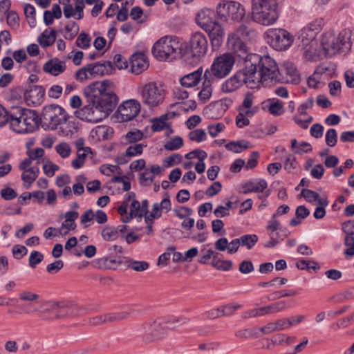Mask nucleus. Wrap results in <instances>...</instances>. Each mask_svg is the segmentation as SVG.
<instances>
[{
  "instance_id": "nucleus-60",
  "label": "nucleus",
  "mask_w": 354,
  "mask_h": 354,
  "mask_svg": "<svg viewBox=\"0 0 354 354\" xmlns=\"http://www.w3.org/2000/svg\"><path fill=\"white\" fill-rule=\"evenodd\" d=\"M55 149L57 153H59V156L64 158L69 156L71 151L70 146L66 142H62L57 145Z\"/></svg>"
},
{
  "instance_id": "nucleus-22",
  "label": "nucleus",
  "mask_w": 354,
  "mask_h": 354,
  "mask_svg": "<svg viewBox=\"0 0 354 354\" xmlns=\"http://www.w3.org/2000/svg\"><path fill=\"white\" fill-rule=\"evenodd\" d=\"M90 70V76L95 77L97 75H110L113 71V64L109 62H97L88 64Z\"/></svg>"
},
{
  "instance_id": "nucleus-50",
  "label": "nucleus",
  "mask_w": 354,
  "mask_h": 354,
  "mask_svg": "<svg viewBox=\"0 0 354 354\" xmlns=\"http://www.w3.org/2000/svg\"><path fill=\"white\" fill-rule=\"evenodd\" d=\"M212 265L213 267L219 270L228 271L232 266V262L229 260H216L212 261Z\"/></svg>"
},
{
  "instance_id": "nucleus-54",
  "label": "nucleus",
  "mask_w": 354,
  "mask_h": 354,
  "mask_svg": "<svg viewBox=\"0 0 354 354\" xmlns=\"http://www.w3.org/2000/svg\"><path fill=\"white\" fill-rule=\"evenodd\" d=\"M39 298V295L28 290L23 291L19 294V299L24 301L35 303L37 301Z\"/></svg>"
},
{
  "instance_id": "nucleus-45",
  "label": "nucleus",
  "mask_w": 354,
  "mask_h": 354,
  "mask_svg": "<svg viewBox=\"0 0 354 354\" xmlns=\"http://www.w3.org/2000/svg\"><path fill=\"white\" fill-rule=\"evenodd\" d=\"M91 39L90 36L85 33L81 32L76 39V45L81 48L86 49L91 45Z\"/></svg>"
},
{
  "instance_id": "nucleus-35",
  "label": "nucleus",
  "mask_w": 354,
  "mask_h": 354,
  "mask_svg": "<svg viewBox=\"0 0 354 354\" xmlns=\"http://www.w3.org/2000/svg\"><path fill=\"white\" fill-rule=\"evenodd\" d=\"M65 308V302L63 301H53L48 304V308H44L40 312L39 317L43 320H48L50 318L46 315V313H49L50 311L54 310L55 309H59V310H62Z\"/></svg>"
},
{
  "instance_id": "nucleus-13",
  "label": "nucleus",
  "mask_w": 354,
  "mask_h": 354,
  "mask_svg": "<svg viewBox=\"0 0 354 354\" xmlns=\"http://www.w3.org/2000/svg\"><path fill=\"white\" fill-rule=\"evenodd\" d=\"M140 109V103L136 100L131 99L120 104L115 115L120 122H129L139 114Z\"/></svg>"
},
{
  "instance_id": "nucleus-51",
  "label": "nucleus",
  "mask_w": 354,
  "mask_h": 354,
  "mask_svg": "<svg viewBox=\"0 0 354 354\" xmlns=\"http://www.w3.org/2000/svg\"><path fill=\"white\" fill-rule=\"evenodd\" d=\"M100 170L102 174L106 176H110L112 173L121 174V169L118 165L104 164L100 167Z\"/></svg>"
},
{
  "instance_id": "nucleus-6",
  "label": "nucleus",
  "mask_w": 354,
  "mask_h": 354,
  "mask_svg": "<svg viewBox=\"0 0 354 354\" xmlns=\"http://www.w3.org/2000/svg\"><path fill=\"white\" fill-rule=\"evenodd\" d=\"M67 119L68 115L62 107L57 104H50L44 107L39 120L45 130H54Z\"/></svg>"
},
{
  "instance_id": "nucleus-17",
  "label": "nucleus",
  "mask_w": 354,
  "mask_h": 354,
  "mask_svg": "<svg viewBox=\"0 0 354 354\" xmlns=\"http://www.w3.org/2000/svg\"><path fill=\"white\" fill-rule=\"evenodd\" d=\"M21 92L28 105H40L43 102L45 89L41 86L30 84L26 90H22Z\"/></svg>"
},
{
  "instance_id": "nucleus-62",
  "label": "nucleus",
  "mask_w": 354,
  "mask_h": 354,
  "mask_svg": "<svg viewBox=\"0 0 354 354\" xmlns=\"http://www.w3.org/2000/svg\"><path fill=\"white\" fill-rule=\"evenodd\" d=\"M88 75H90V70L87 64L76 71L75 78L79 82H83L89 78Z\"/></svg>"
},
{
  "instance_id": "nucleus-20",
  "label": "nucleus",
  "mask_w": 354,
  "mask_h": 354,
  "mask_svg": "<svg viewBox=\"0 0 354 354\" xmlns=\"http://www.w3.org/2000/svg\"><path fill=\"white\" fill-rule=\"evenodd\" d=\"M24 120H25L24 128H21L23 133H32L38 127V114L35 111L24 108Z\"/></svg>"
},
{
  "instance_id": "nucleus-30",
  "label": "nucleus",
  "mask_w": 354,
  "mask_h": 354,
  "mask_svg": "<svg viewBox=\"0 0 354 354\" xmlns=\"http://www.w3.org/2000/svg\"><path fill=\"white\" fill-rule=\"evenodd\" d=\"M162 324L166 329H173L176 327L187 323L189 319L180 316V317H176V316H167L164 317H160Z\"/></svg>"
},
{
  "instance_id": "nucleus-27",
  "label": "nucleus",
  "mask_w": 354,
  "mask_h": 354,
  "mask_svg": "<svg viewBox=\"0 0 354 354\" xmlns=\"http://www.w3.org/2000/svg\"><path fill=\"white\" fill-rule=\"evenodd\" d=\"M45 72L54 76L62 73L66 70V64L57 58L51 59L47 62L43 67Z\"/></svg>"
},
{
  "instance_id": "nucleus-8",
  "label": "nucleus",
  "mask_w": 354,
  "mask_h": 354,
  "mask_svg": "<svg viewBox=\"0 0 354 354\" xmlns=\"http://www.w3.org/2000/svg\"><path fill=\"white\" fill-rule=\"evenodd\" d=\"M235 59L232 55L226 53L216 57L211 67L205 71L208 78L221 79L232 71Z\"/></svg>"
},
{
  "instance_id": "nucleus-53",
  "label": "nucleus",
  "mask_w": 354,
  "mask_h": 354,
  "mask_svg": "<svg viewBox=\"0 0 354 354\" xmlns=\"http://www.w3.org/2000/svg\"><path fill=\"white\" fill-rule=\"evenodd\" d=\"M142 137L143 133L138 129L129 131L125 136V138L129 143L136 142L137 141L142 140Z\"/></svg>"
},
{
  "instance_id": "nucleus-5",
  "label": "nucleus",
  "mask_w": 354,
  "mask_h": 354,
  "mask_svg": "<svg viewBox=\"0 0 354 354\" xmlns=\"http://www.w3.org/2000/svg\"><path fill=\"white\" fill-rule=\"evenodd\" d=\"M252 66L244 67L237 71L232 77L227 80L222 85V91L225 93L234 92L243 85L250 88H257V77Z\"/></svg>"
},
{
  "instance_id": "nucleus-43",
  "label": "nucleus",
  "mask_w": 354,
  "mask_h": 354,
  "mask_svg": "<svg viewBox=\"0 0 354 354\" xmlns=\"http://www.w3.org/2000/svg\"><path fill=\"white\" fill-rule=\"evenodd\" d=\"M130 316L129 312H115L112 313L106 314L108 323L120 322L127 319Z\"/></svg>"
},
{
  "instance_id": "nucleus-49",
  "label": "nucleus",
  "mask_w": 354,
  "mask_h": 354,
  "mask_svg": "<svg viewBox=\"0 0 354 354\" xmlns=\"http://www.w3.org/2000/svg\"><path fill=\"white\" fill-rule=\"evenodd\" d=\"M134 0L127 1L122 3L121 8L118 10L117 14V20L119 21H125L128 19V8L127 4L132 5Z\"/></svg>"
},
{
  "instance_id": "nucleus-14",
  "label": "nucleus",
  "mask_w": 354,
  "mask_h": 354,
  "mask_svg": "<svg viewBox=\"0 0 354 354\" xmlns=\"http://www.w3.org/2000/svg\"><path fill=\"white\" fill-rule=\"evenodd\" d=\"M316 35L309 29L306 28H303L299 35V39L301 41L304 50V57L306 59H316L319 56H322L324 55L325 51H322L321 53H312L310 49L311 47H314V45L316 43L315 39Z\"/></svg>"
},
{
  "instance_id": "nucleus-7",
  "label": "nucleus",
  "mask_w": 354,
  "mask_h": 354,
  "mask_svg": "<svg viewBox=\"0 0 354 354\" xmlns=\"http://www.w3.org/2000/svg\"><path fill=\"white\" fill-rule=\"evenodd\" d=\"M180 48V44L177 37L167 35L161 37L153 44L152 54L160 60H167L174 57Z\"/></svg>"
},
{
  "instance_id": "nucleus-16",
  "label": "nucleus",
  "mask_w": 354,
  "mask_h": 354,
  "mask_svg": "<svg viewBox=\"0 0 354 354\" xmlns=\"http://www.w3.org/2000/svg\"><path fill=\"white\" fill-rule=\"evenodd\" d=\"M351 36V30L347 28L338 34L335 41L333 42V55H345L350 51L352 46Z\"/></svg>"
},
{
  "instance_id": "nucleus-56",
  "label": "nucleus",
  "mask_w": 354,
  "mask_h": 354,
  "mask_svg": "<svg viewBox=\"0 0 354 354\" xmlns=\"http://www.w3.org/2000/svg\"><path fill=\"white\" fill-rule=\"evenodd\" d=\"M153 180V175L147 169L145 171L140 174L139 181L141 185L149 186Z\"/></svg>"
},
{
  "instance_id": "nucleus-47",
  "label": "nucleus",
  "mask_w": 354,
  "mask_h": 354,
  "mask_svg": "<svg viewBox=\"0 0 354 354\" xmlns=\"http://www.w3.org/2000/svg\"><path fill=\"white\" fill-rule=\"evenodd\" d=\"M189 138L192 141H196L197 142H201L206 140V133L205 130L201 129H198L194 131H192L189 133Z\"/></svg>"
},
{
  "instance_id": "nucleus-19",
  "label": "nucleus",
  "mask_w": 354,
  "mask_h": 354,
  "mask_svg": "<svg viewBox=\"0 0 354 354\" xmlns=\"http://www.w3.org/2000/svg\"><path fill=\"white\" fill-rule=\"evenodd\" d=\"M24 108L20 106L11 107L8 122L14 131L23 133L20 129L24 128L25 120H24Z\"/></svg>"
},
{
  "instance_id": "nucleus-37",
  "label": "nucleus",
  "mask_w": 354,
  "mask_h": 354,
  "mask_svg": "<svg viewBox=\"0 0 354 354\" xmlns=\"http://www.w3.org/2000/svg\"><path fill=\"white\" fill-rule=\"evenodd\" d=\"M232 48L234 53L244 61L245 60L247 55H250L248 53V48L246 44L243 43L241 39H236L234 41Z\"/></svg>"
},
{
  "instance_id": "nucleus-57",
  "label": "nucleus",
  "mask_w": 354,
  "mask_h": 354,
  "mask_svg": "<svg viewBox=\"0 0 354 354\" xmlns=\"http://www.w3.org/2000/svg\"><path fill=\"white\" fill-rule=\"evenodd\" d=\"M90 152L77 151V158L72 161V166L75 169H80L84 163L87 154Z\"/></svg>"
},
{
  "instance_id": "nucleus-61",
  "label": "nucleus",
  "mask_w": 354,
  "mask_h": 354,
  "mask_svg": "<svg viewBox=\"0 0 354 354\" xmlns=\"http://www.w3.org/2000/svg\"><path fill=\"white\" fill-rule=\"evenodd\" d=\"M59 169V167L51 162H46L43 165V170L44 174L48 177H53L55 175V172Z\"/></svg>"
},
{
  "instance_id": "nucleus-55",
  "label": "nucleus",
  "mask_w": 354,
  "mask_h": 354,
  "mask_svg": "<svg viewBox=\"0 0 354 354\" xmlns=\"http://www.w3.org/2000/svg\"><path fill=\"white\" fill-rule=\"evenodd\" d=\"M270 113L274 115H280L283 113V103L279 100L271 102L268 107Z\"/></svg>"
},
{
  "instance_id": "nucleus-28",
  "label": "nucleus",
  "mask_w": 354,
  "mask_h": 354,
  "mask_svg": "<svg viewBox=\"0 0 354 354\" xmlns=\"http://www.w3.org/2000/svg\"><path fill=\"white\" fill-rule=\"evenodd\" d=\"M256 36L257 32L254 29L245 24H241L236 29V34L232 37V39H229V42H231L232 39H234L235 37H237L236 39L250 40Z\"/></svg>"
},
{
  "instance_id": "nucleus-38",
  "label": "nucleus",
  "mask_w": 354,
  "mask_h": 354,
  "mask_svg": "<svg viewBox=\"0 0 354 354\" xmlns=\"http://www.w3.org/2000/svg\"><path fill=\"white\" fill-rule=\"evenodd\" d=\"M286 73L289 77L286 80L284 79L283 82H292L293 84H297L299 82V75L297 70L292 64H287L286 67Z\"/></svg>"
},
{
  "instance_id": "nucleus-39",
  "label": "nucleus",
  "mask_w": 354,
  "mask_h": 354,
  "mask_svg": "<svg viewBox=\"0 0 354 354\" xmlns=\"http://www.w3.org/2000/svg\"><path fill=\"white\" fill-rule=\"evenodd\" d=\"M241 245L251 249L258 241V236L256 234H245L239 238Z\"/></svg>"
},
{
  "instance_id": "nucleus-2",
  "label": "nucleus",
  "mask_w": 354,
  "mask_h": 354,
  "mask_svg": "<svg viewBox=\"0 0 354 354\" xmlns=\"http://www.w3.org/2000/svg\"><path fill=\"white\" fill-rule=\"evenodd\" d=\"M248 66L254 70L257 79V87L260 83L267 81L283 82L284 77L280 73L276 62L269 55L261 57L257 54L247 55L245 60Z\"/></svg>"
},
{
  "instance_id": "nucleus-52",
  "label": "nucleus",
  "mask_w": 354,
  "mask_h": 354,
  "mask_svg": "<svg viewBox=\"0 0 354 354\" xmlns=\"http://www.w3.org/2000/svg\"><path fill=\"white\" fill-rule=\"evenodd\" d=\"M7 24L13 29H17L19 26V17L18 15L14 12L10 11L7 15Z\"/></svg>"
},
{
  "instance_id": "nucleus-10",
  "label": "nucleus",
  "mask_w": 354,
  "mask_h": 354,
  "mask_svg": "<svg viewBox=\"0 0 354 354\" xmlns=\"http://www.w3.org/2000/svg\"><path fill=\"white\" fill-rule=\"evenodd\" d=\"M142 328L143 330L142 340L145 343L158 342L166 335V329L160 317L145 322Z\"/></svg>"
},
{
  "instance_id": "nucleus-59",
  "label": "nucleus",
  "mask_w": 354,
  "mask_h": 354,
  "mask_svg": "<svg viewBox=\"0 0 354 354\" xmlns=\"http://www.w3.org/2000/svg\"><path fill=\"white\" fill-rule=\"evenodd\" d=\"M300 195L309 203L315 202L317 199H319V194L317 192L308 189H303Z\"/></svg>"
},
{
  "instance_id": "nucleus-4",
  "label": "nucleus",
  "mask_w": 354,
  "mask_h": 354,
  "mask_svg": "<svg viewBox=\"0 0 354 354\" xmlns=\"http://www.w3.org/2000/svg\"><path fill=\"white\" fill-rule=\"evenodd\" d=\"M277 0H252V20L263 26L275 23L279 17Z\"/></svg>"
},
{
  "instance_id": "nucleus-23",
  "label": "nucleus",
  "mask_w": 354,
  "mask_h": 354,
  "mask_svg": "<svg viewBox=\"0 0 354 354\" xmlns=\"http://www.w3.org/2000/svg\"><path fill=\"white\" fill-rule=\"evenodd\" d=\"M131 71L132 73L139 75L145 71L149 64L145 54L139 53L133 55L130 59Z\"/></svg>"
},
{
  "instance_id": "nucleus-58",
  "label": "nucleus",
  "mask_w": 354,
  "mask_h": 354,
  "mask_svg": "<svg viewBox=\"0 0 354 354\" xmlns=\"http://www.w3.org/2000/svg\"><path fill=\"white\" fill-rule=\"evenodd\" d=\"M44 259V255L37 251H32L29 257V266L34 268L35 266L41 263Z\"/></svg>"
},
{
  "instance_id": "nucleus-32",
  "label": "nucleus",
  "mask_w": 354,
  "mask_h": 354,
  "mask_svg": "<svg viewBox=\"0 0 354 354\" xmlns=\"http://www.w3.org/2000/svg\"><path fill=\"white\" fill-rule=\"evenodd\" d=\"M39 173V169L38 167H32L26 172L24 171L21 174V179L24 182V187L29 189L34 181L37 178Z\"/></svg>"
},
{
  "instance_id": "nucleus-18",
  "label": "nucleus",
  "mask_w": 354,
  "mask_h": 354,
  "mask_svg": "<svg viewBox=\"0 0 354 354\" xmlns=\"http://www.w3.org/2000/svg\"><path fill=\"white\" fill-rule=\"evenodd\" d=\"M89 310L90 309L88 306H77L71 302H65V308L57 312L55 318L60 319L68 317L82 316L87 314Z\"/></svg>"
},
{
  "instance_id": "nucleus-25",
  "label": "nucleus",
  "mask_w": 354,
  "mask_h": 354,
  "mask_svg": "<svg viewBox=\"0 0 354 354\" xmlns=\"http://www.w3.org/2000/svg\"><path fill=\"white\" fill-rule=\"evenodd\" d=\"M79 213L76 211H68L65 213V221L62 223L58 232L61 235H66L69 231L76 229L75 220L78 218Z\"/></svg>"
},
{
  "instance_id": "nucleus-21",
  "label": "nucleus",
  "mask_w": 354,
  "mask_h": 354,
  "mask_svg": "<svg viewBox=\"0 0 354 354\" xmlns=\"http://www.w3.org/2000/svg\"><path fill=\"white\" fill-rule=\"evenodd\" d=\"M331 33H324L322 34L321 39H320V43L318 44L317 41H316L315 44L314 45V47H311L310 49L312 50V53H321L322 51H325L324 55H322V56H319L316 59H308V61H318L319 59H322L326 57V55L328 54L329 50L331 47Z\"/></svg>"
},
{
  "instance_id": "nucleus-40",
  "label": "nucleus",
  "mask_w": 354,
  "mask_h": 354,
  "mask_svg": "<svg viewBox=\"0 0 354 354\" xmlns=\"http://www.w3.org/2000/svg\"><path fill=\"white\" fill-rule=\"evenodd\" d=\"M167 119L168 118L167 114L162 115L160 118L154 119L151 126L152 131L155 132L160 131L166 128L167 127L166 122Z\"/></svg>"
},
{
  "instance_id": "nucleus-36",
  "label": "nucleus",
  "mask_w": 354,
  "mask_h": 354,
  "mask_svg": "<svg viewBox=\"0 0 354 354\" xmlns=\"http://www.w3.org/2000/svg\"><path fill=\"white\" fill-rule=\"evenodd\" d=\"M250 147V142L246 140L230 142L225 145L227 149L234 153H241L243 150L247 149Z\"/></svg>"
},
{
  "instance_id": "nucleus-15",
  "label": "nucleus",
  "mask_w": 354,
  "mask_h": 354,
  "mask_svg": "<svg viewBox=\"0 0 354 354\" xmlns=\"http://www.w3.org/2000/svg\"><path fill=\"white\" fill-rule=\"evenodd\" d=\"M190 53L192 57L197 59L203 57L207 50V40L204 34L196 32L189 40Z\"/></svg>"
},
{
  "instance_id": "nucleus-1",
  "label": "nucleus",
  "mask_w": 354,
  "mask_h": 354,
  "mask_svg": "<svg viewBox=\"0 0 354 354\" xmlns=\"http://www.w3.org/2000/svg\"><path fill=\"white\" fill-rule=\"evenodd\" d=\"M113 82L106 80L95 82L84 89L88 104L75 112L77 118L89 122L102 121L114 110L118 97L112 91Z\"/></svg>"
},
{
  "instance_id": "nucleus-63",
  "label": "nucleus",
  "mask_w": 354,
  "mask_h": 354,
  "mask_svg": "<svg viewBox=\"0 0 354 354\" xmlns=\"http://www.w3.org/2000/svg\"><path fill=\"white\" fill-rule=\"evenodd\" d=\"M225 124L223 123H217L216 124H211L207 127L208 133L212 138H215L219 133L223 131L225 129Z\"/></svg>"
},
{
  "instance_id": "nucleus-24",
  "label": "nucleus",
  "mask_w": 354,
  "mask_h": 354,
  "mask_svg": "<svg viewBox=\"0 0 354 354\" xmlns=\"http://www.w3.org/2000/svg\"><path fill=\"white\" fill-rule=\"evenodd\" d=\"M290 319H280L275 322H269L265 326L259 327V330L264 335H268L273 332L282 330L291 326Z\"/></svg>"
},
{
  "instance_id": "nucleus-12",
  "label": "nucleus",
  "mask_w": 354,
  "mask_h": 354,
  "mask_svg": "<svg viewBox=\"0 0 354 354\" xmlns=\"http://www.w3.org/2000/svg\"><path fill=\"white\" fill-rule=\"evenodd\" d=\"M268 42L277 50H284L292 43L290 33L283 29H270L266 32Z\"/></svg>"
},
{
  "instance_id": "nucleus-3",
  "label": "nucleus",
  "mask_w": 354,
  "mask_h": 354,
  "mask_svg": "<svg viewBox=\"0 0 354 354\" xmlns=\"http://www.w3.org/2000/svg\"><path fill=\"white\" fill-rule=\"evenodd\" d=\"M196 23L208 33L214 49L218 48L224 39L225 31L222 26L216 19V13L213 10L202 9L196 18Z\"/></svg>"
},
{
  "instance_id": "nucleus-9",
  "label": "nucleus",
  "mask_w": 354,
  "mask_h": 354,
  "mask_svg": "<svg viewBox=\"0 0 354 354\" xmlns=\"http://www.w3.org/2000/svg\"><path fill=\"white\" fill-rule=\"evenodd\" d=\"M142 102L149 107H154L162 103L165 98V90L161 85L151 82L140 88Z\"/></svg>"
},
{
  "instance_id": "nucleus-31",
  "label": "nucleus",
  "mask_w": 354,
  "mask_h": 354,
  "mask_svg": "<svg viewBox=\"0 0 354 354\" xmlns=\"http://www.w3.org/2000/svg\"><path fill=\"white\" fill-rule=\"evenodd\" d=\"M207 75L204 73L202 88L198 93V97L200 100L206 102L207 101L212 94V84L214 81L213 78H207Z\"/></svg>"
},
{
  "instance_id": "nucleus-48",
  "label": "nucleus",
  "mask_w": 354,
  "mask_h": 354,
  "mask_svg": "<svg viewBox=\"0 0 354 354\" xmlns=\"http://www.w3.org/2000/svg\"><path fill=\"white\" fill-rule=\"evenodd\" d=\"M101 234L102 238L107 241L115 240L118 236V230L114 227H105Z\"/></svg>"
},
{
  "instance_id": "nucleus-42",
  "label": "nucleus",
  "mask_w": 354,
  "mask_h": 354,
  "mask_svg": "<svg viewBox=\"0 0 354 354\" xmlns=\"http://www.w3.org/2000/svg\"><path fill=\"white\" fill-rule=\"evenodd\" d=\"M127 267L136 272H142L149 268V263L145 261L129 260Z\"/></svg>"
},
{
  "instance_id": "nucleus-26",
  "label": "nucleus",
  "mask_w": 354,
  "mask_h": 354,
  "mask_svg": "<svg viewBox=\"0 0 354 354\" xmlns=\"http://www.w3.org/2000/svg\"><path fill=\"white\" fill-rule=\"evenodd\" d=\"M203 72L202 67H200L196 71L185 75L180 80L181 86L187 88L195 86L201 80Z\"/></svg>"
},
{
  "instance_id": "nucleus-41",
  "label": "nucleus",
  "mask_w": 354,
  "mask_h": 354,
  "mask_svg": "<svg viewBox=\"0 0 354 354\" xmlns=\"http://www.w3.org/2000/svg\"><path fill=\"white\" fill-rule=\"evenodd\" d=\"M183 145V140L181 137L176 136L168 140L164 147L167 151H175L180 149Z\"/></svg>"
},
{
  "instance_id": "nucleus-44",
  "label": "nucleus",
  "mask_w": 354,
  "mask_h": 354,
  "mask_svg": "<svg viewBox=\"0 0 354 354\" xmlns=\"http://www.w3.org/2000/svg\"><path fill=\"white\" fill-rule=\"evenodd\" d=\"M268 236L270 237V240L264 243V247L268 248H274L275 246H277L279 244V243L281 240V237H280V235H279L278 231L272 230V231L268 232Z\"/></svg>"
},
{
  "instance_id": "nucleus-11",
  "label": "nucleus",
  "mask_w": 354,
  "mask_h": 354,
  "mask_svg": "<svg viewBox=\"0 0 354 354\" xmlns=\"http://www.w3.org/2000/svg\"><path fill=\"white\" fill-rule=\"evenodd\" d=\"M216 12L221 19L226 20L228 17L239 21L244 17L245 12L243 6L236 1H226L220 3L216 8Z\"/></svg>"
},
{
  "instance_id": "nucleus-29",
  "label": "nucleus",
  "mask_w": 354,
  "mask_h": 354,
  "mask_svg": "<svg viewBox=\"0 0 354 354\" xmlns=\"http://www.w3.org/2000/svg\"><path fill=\"white\" fill-rule=\"evenodd\" d=\"M267 182L264 179H259L257 182L250 180L243 184V193L263 192L267 188Z\"/></svg>"
},
{
  "instance_id": "nucleus-33",
  "label": "nucleus",
  "mask_w": 354,
  "mask_h": 354,
  "mask_svg": "<svg viewBox=\"0 0 354 354\" xmlns=\"http://www.w3.org/2000/svg\"><path fill=\"white\" fill-rule=\"evenodd\" d=\"M55 31L53 29H46L39 37L38 42L43 47H48L53 45L55 41Z\"/></svg>"
},
{
  "instance_id": "nucleus-34",
  "label": "nucleus",
  "mask_w": 354,
  "mask_h": 354,
  "mask_svg": "<svg viewBox=\"0 0 354 354\" xmlns=\"http://www.w3.org/2000/svg\"><path fill=\"white\" fill-rule=\"evenodd\" d=\"M120 263H122L121 261L109 257L100 258L96 261L97 266L101 269H115Z\"/></svg>"
},
{
  "instance_id": "nucleus-64",
  "label": "nucleus",
  "mask_w": 354,
  "mask_h": 354,
  "mask_svg": "<svg viewBox=\"0 0 354 354\" xmlns=\"http://www.w3.org/2000/svg\"><path fill=\"white\" fill-rule=\"evenodd\" d=\"M344 241L347 247L344 252L345 254L353 257L354 255V237L352 236H346Z\"/></svg>"
},
{
  "instance_id": "nucleus-46",
  "label": "nucleus",
  "mask_w": 354,
  "mask_h": 354,
  "mask_svg": "<svg viewBox=\"0 0 354 354\" xmlns=\"http://www.w3.org/2000/svg\"><path fill=\"white\" fill-rule=\"evenodd\" d=\"M146 147L147 145L144 143H138L130 145L126 150L127 155L129 156L130 158L140 155L142 153L143 149Z\"/></svg>"
}]
</instances>
